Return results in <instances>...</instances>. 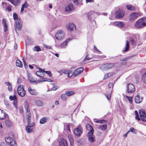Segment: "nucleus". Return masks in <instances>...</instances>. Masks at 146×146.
Wrapping results in <instances>:
<instances>
[{"mask_svg": "<svg viewBox=\"0 0 146 146\" xmlns=\"http://www.w3.org/2000/svg\"><path fill=\"white\" fill-rule=\"evenodd\" d=\"M60 146H68L67 141L64 139H62L59 142Z\"/></svg>", "mask_w": 146, "mask_h": 146, "instance_id": "nucleus-22", "label": "nucleus"}, {"mask_svg": "<svg viewBox=\"0 0 146 146\" xmlns=\"http://www.w3.org/2000/svg\"><path fill=\"white\" fill-rule=\"evenodd\" d=\"M83 131V129L80 126H78L77 128L74 130V134L77 136H80L82 134Z\"/></svg>", "mask_w": 146, "mask_h": 146, "instance_id": "nucleus-10", "label": "nucleus"}, {"mask_svg": "<svg viewBox=\"0 0 146 146\" xmlns=\"http://www.w3.org/2000/svg\"><path fill=\"white\" fill-rule=\"evenodd\" d=\"M1 146H6V144L3 142H1L0 144Z\"/></svg>", "mask_w": 146, "mask_h": 146, "instance_id": "nucleus-59", "label": "nucleus"}, {"mask_svg": "<svg viewBox=\"0 0 146 146\" xmlns=\"http://www.w3.org/2000/svg\"><path fill=\"white\" fill-rule=\"evenodd\" d=\"M47 120V118L45 117H44L40 119L39 122L40 124H43L46 122Z\"/></svg>", "mask_w": 146, "mask_h": 146, "instance_id": "nucleus-34", "label": "nucleus"}, {"mask_svg": "<svg viewBox=\"0 0 146 146\" xmlns=\"http://www.w3.org/2000/svg\"><path fill=\"white\" fill-rule=\"evenodd\" d=\"M29 80L30 83H35L36 82V81L31 77L29 78Z\"/></svg>", "mask_w": 146, "mask_h": 146, "instance_id": "nucleus-44", "label": "nucleus"}, {"mask_svg": "<svg viewBox=\"0 0 146 146\" xmlns=\"http://www.w3.org/2000/svg\"><path fill=\"white\" fill-rule=\"evenodd\" d=\"M130 42H131L132 45H135L136 44V42L135 40L132 37H130L129 38Z\"/></svg>", "mask_w": 146, "mask_h": 146, "instance_id": "nucleus-41", "label": "nucleus"}, {"mask_svg": "<svg viewBox=\"0 0 146 146\" xmlns=\"http://www.w3.org/2000/svg\"><path fill=\"white\" fill-rule=\"evenodd\" d=\"M140 16V14L138 13H131L129 15V20L132 21L136 19Z\"/></svg>", "mask_w": 146, "mask_h": 146, "instance_id": "nucleus-9", "label": "nucleus"}, {"mask_svg": "<svg viewBox=\"0 0 146 146\" xmlns=\"http://www.w3.org/2000/svg\"><path fill=\"white\" fill-rule=\"evenodd\" d=\"M130 132V131H128L127 132L125 133V134L123 136L124 137H126L127 136L128 134Z\"/></svg>", "mask_w": 146, "mask_h": 146, "instance_id": "nucleus-60", "label": "nucleus"}, {"mask_svg": "<svg viewBox=\"0 0 146 146\" xmlns=\"http://www.w3.org/2000/svg\"><path fill=\"white\" fill-rule=\"evenodd\" d=\"M129 42L127 40L126 41V46L125 49L123 50V51L124 52L127 51L129 50Z\"/></svg>", "mask_w": 146, "mask_h": 146, "instance_id": "nucleus-31", "label": "nucleus"}, {"mask_svg": "<svg viewBox=\"0 0 146 146\" xmlns=\"http://www.w3.org/2000/svg\"><path fill=\"white\" fill-rule=\"evenodd\" d=\"M29 6V5L28 4L27 2L25 1V3L22 5L21 10V12H22L24 11V9L25 8H27Z\"/></svg>", "mask_w": 146, "mask_h": 146, "instance_id": "nucleus-26", "label": "nucleus"}, {"mask_svg": "<svg viewBox=\"0 0 146 146\" xmlns=\"http://www.w3.org/2000/svg\"><path fill=\"white\" fill-rule=\"evenodd\" d=\"M34 50L35 51H39L41 50V49L38 46H36L34 48Z\"/></svg>", "mask_w": 146, "mask_h": 146, "instance_id": "nucleus-49", "label": "nucleus"}, {"mask_svg": "<svg viewBox=\"0 0 146 146\" xmlns=\"http://www.w3.org/2000/svg\"><path fill=\"white\" fill-rule=\"evenodd\" d=\"M5 140L7 143L9 144L11 146H17V143L15 140L13 138L6 137Z\"/></svg>", "mask_w": 146, "mask_h": 146, "instance_id": "nucleus-5", "label": "nucleus"}, {"mask_svg": "<svg viewBox=\"0 0 146 146\" xmlns=\"http://www.w3.org/2000/svg\"><path fill=\"white\" fill-rule=\"evenodd\" d=\"M5 84L6 85L8 86L11 85V84L8 82H5Z\"/></svg>", "mask_w": 146, "mask_h": 146, "instance_id": "nucleus-63", "label": "nucleus"}, {"mask_svg": "<svg viewBox=\"0 0 146 146\" xmlns=\"http://www.w3.org/2000/svg\"><path fill=\"white\" fill-rule=\"evenodd\" d=\"M139 116H139V114L137 111H135V113L136 115L135 118L138 121L141 120L143 121L146 122V113L143 109H141L139 111Z\"/></svg>", "mask_w": 146, "mask_h": 146, "instance_id": "nucleus-1", "label": "nucleus"}, {"mask_svg": "<svg viewBox=\"0 0 146 146\" xmlns=\"http://www.w3.org/2000/svg\"><path fill=\"white\" fill-rule=\"evenodd\" d=\"M61 72L63 73L67 74V76L68 77L70 78L73 75L72 71H70L67 69H63L61 70Z\"/></svg>", "mask_w": 146, "mask_h": 146, "instance_id": "nucleus-16", "label": "nucleus"}, {"mask_svg": "<svg viewBox=\"0 0 146 146\" xmlns=\"http://www.w3.org/2000/svg\"><path fill=\"white\" fill-rule=\"evenodd\" d=\"M21 0H13L11 3L14 5H16L19 4Z\"/></svg>", "mask_w": 146, "mask_h": 146, "instance_id": "nucleus-36", "label": "nucleus"}, {"mask_svg": "<svg viewBox=\"0 0 146 146\" xmlns=\"http://www.w3.org/2000/svg\"><path fill=\"white\" fill-rule=\"evenodd\" d=\"M19 112L20 113H22L23 112V109L22 108H19Z\"/></svg>", "mask_w": 146, "mask_h": 146, "instance_id": "nucleus-64", "label": "nucleus"}, {"mask_svg": "<svg viewBox=\"0 0 146 146\" xmlns=\"http://www.w3.org/2000/svg\"><path fill=\"white\" fill-rule=\"evenodd\" d=\"M125 12L124 11L119 9L115 13V17L118 19H120L122 18L124 16Z\"/></svg>", "mask_w": 146, "mask_h": 146, "instance_id": "nucleus-8", "label": "nucleus"}, {"mask_svg": "<svg viewBox=\"0 0 146 146\" xmlns=\"http://www.w3.org/2000/svg\"><path fill=\"white\" fill-rule=\"evenodd\" d=\"M2 25L3 27L4 31H7L8 30V25L7 24L6 19H3L2 20Z\"/></svg>", "mask_w": 146, "mask_h": 146, "instance_id": "nucleus-23", "label": "nucleus"}, {"mask_svg": "<svg viewBox=\"0 0 146 146\" xmlns=\"http://www.w3.org/2000/svg\"><path fill=\"white\" fill-rule=\"evenodd\" d=\"M90 59V58H89L88 56H87L84 60V62L86 60H89Z\"/></svg>", "mask_w": 146, "mask_h": 146, "instance_id": "nucleus-58", "label": "nucleus"}, {"mask_svg": "<svg viewBox=\"0 0 146 146\" xmlns=\"http://www.w3.org/2000/svg\"><path fill=\"white\" fill-rule=\"evenodd\" d=\"M113 86V84L112 82H110L108 84V87L109 88L110 90L109 91H110L111 90V92L112 90Z\"/></svg>", "mask_w": 146, "mask_h": 146, "instance_id": "nucleus-43", "label": "nucleus"}, {"mask_svg": "<svg viewBox=\"0 0 146 146\" xmlns=\"http://www.w3.org/2000/svg\"><path fill=\"white\" fill-rule=\"evenodd\" d=\"M16 25H15V30L16 31L17 30L19 31L21 29L22 24L20 19L18 21H16Z\"/></svg>", "mask_w": 146, "mask_h": 146, "instance_id": "nucleus-12", "label": "nucleus"}, {"mask_svg": "<svg viewBox=\"0 0 146 146\" xmlns=\"http://www.w3.org/2000/svg\"><path fill=\"white\" fill-rule=\"evenodd\" d=\"M115 66V64L114 63H107L104 64V67L106 69L109 70L113 68Z\"/></svg>", "mask_w": 146, "mask_h": 146, "instance_id": "nucleus-14", "label": "nucleus"}, {"mask_svg": "<svg viewBox=\"0 0 146 146\" xmlns=\"http://www.w3.org/2000/svg\"><path fill=\"white\" fill-rule=\"evenodd\" d=\"M36 105L39 106H41L43 105V102L40 101H38L36 102Z\"/></svg>", "mask_w": 146, "mask_h": 146, "instance_id": "nucleus-46", "label": "nucleus"}, {"mask_svg": "<svg viewBox=\"0 0 146 146\" xmlns=\"http://www.w3.org/2000/svg\"><path fill=\"white\" fill-rule=\"evenodd\" d=\"M71 40L70 38H67L66 40L62 43L60 46V47L62 48H65L67 46V43L68 42Z\"/></svg>", "mask_w": 146, "mask_h": 146, "instance_id": "nucleus-24", "label": "nucleus"}, {"mask_svg": "<svg viewBox=\"0 0 146 146\" xmlns=\"http://www.w3.org/2000/svg\"><path fill=\"white\" fill-rule=\"evenodd\" d=\"M86 3L94 2V0H86Z\"/></svg>", "mask_w": 146, "mask_h": 146, "instance_id": "nucleus-62", "label": "nucleus"}, {"mask_svg": "<svg viewBox=\"0 0 146 146\" xmlns=\"http://www.w3.org/2000/svg\"><path fill=\"white\" fill-rule=\"evenodd\" d=\"M17 93L20 96L23 97L26 94V92L24 90L23 86L21 85H19L17 88Z\"/></svg>", "mask_w": 146, "mask_h": 146, "instance_id": "nucleus-4", "label": "nucleus"}, {"mask_svg": "<svg viewBox=\"0 0 146 146\" xmlns=\"http://www.w3.org/2000/svg\"><path fill=\"white\" fill-rule=\"evenodd\" d=\"M125 97L127 98L129 103L131 104H132L133 103V97L129 96L127 95H125Z\"/></svg>", "mask_w": 146, "mask_h": 146, "instance_id": "nucleus-40", "label": "nucleus"}, {"mask_svg": "<svg viewBox=\"0 0 146 146\" xmlns=\"http://www.w3.org/2000/svg\"><path fill=\"white\" fill-rule=\"evenodd\" d=\"M6 125L7 127H10L11 125V123L9 121H7L6 123Z\"/></svg>", "mask_w": 146, "mask_h": 146, "instance_id": "nucleus-54", "label": "nucleus"}, {"mask_svg": "<svg viewBox=\"0 0 146 146\" xmlns=\"http://www.w3.org/2000/svg\"><path fill=\"white\" fill-rule=\"evenodd\" d=\"M12 6L11 5H10V6H8L6 8V10H7L9 12H11L12 11V9L11 8Z\"/></svg>", "mask_w": 146, "mask_h": 146, "instance_id": "nucleus-50", "label": "nucleus"}, {"mask_svg": "<svg viewBox=\"0 0 146 146\" xmlns=\"http://www.w3.org/2000/svg\"><path fill=\"white\" fill-rule=\"evenodd\" d=\"M24 106L25 108V109L26 110L27 112L26 113V114L27 116V117H28V115L29 114H30V116H31V114L30 113V109H29V103L27 101H25V102L24 103Z\"/></svg>", "mask_w": 146, "mask_h": 146, "instance_id": "nucleus-17", "label": "nucleus"}, {"mask_svg": "<svg viewBox=\"0 0 146 146\" xmlns=\"http://www.w3.org/2000/svg\"><path fill=\"white\" fill-rule=\"evenodd\" d=\"M44 73H45L47 74L49 76H52V74L49 71H44Z\"/></svg>", "mask_w": 146, "mask_h": 146, "instance_id": "nucleus-52", "label": "nucleus"}, {"mask_svg": "<svg viewBox=\"0 0 146 146\" xmlns=\"http://www.w3.org/2000/svg\"><path fill=\"white\" fill-rule=\"evenodd\" d=\"M7 115L4 111L0 109V119H5Z\"/></svg>", "mask_w": 146, "mask_h": 146, "instance_id": "nucleus-25", "label": "nucleus"}, {"mask_svg": "<svg viewBox=\"0 0 146 146\" xmlns=\"http://www.w3.org/2000/svg\"><path fill=\"white\" fill-rule=\"evenodd\" d=\"M66 95L68 96H70L74 94V92L72 91H66L65 92Z\"/></svg>", "mask_w": 146, "mask_h": 146, "instance_id": "nucleus-38", "label": "nucleus"}, {"mask_svg": "<svg viewBox=\"0 0 146 146\" xmlns=\"http://www.w3.org/2000/svg\"><path fill=\"white\" fill-rule=\"evenodd\" d=\"M67 27L68 30V31H71L73 30L74 29L76 28V27L75 25L72 23H69L67 25Z\"/></svg>", "mask_w": 146, "mask_h": 146, "instance_id": "nucleus-18", "label": "nucleus"}, {"mask_svg": "<svg viewBox=\"0 0 146 146\" xmlns=\"http://www.w3.org/2000/svg\"><path fill=\"white\" fill-rule=\"evenodd\" d=\"M68 139L70 142V145H73L74 144L73 137L71 135H69L68 136Z\"/></svg>", "mask_w": 146, "mask_h": 146, "instance_id": "nucleus-30", "label": "nucleus"}, {"mask_svg": "<svg viewBox=\"0 0 146 146\" xmlns=\"http://www.w3.org/2000/svg\"><path fill=\"white\" fill-rule=\"evenodd\" d=\"M74 9V5L73 4H68L65 8L66 11L69 12L72 11Z\"/></svg>", "mask_w": 146, "mask_h": 146, "instance_id": "nucleus-15", "label": "nucleus"}, {"mask_svg": "<svg viewBox=\"0 0 146 146\" xmlns=\"http://www.w3.org/2000/svg\"><path fill=\"white\" fill-rule=\"evenodd\" d=\"M8 90L9 91H12V87L11 84L10 86H8Z\"/></svg>", "mask_w": 146, "mask_h": 146, "instance_id": "nucleus-57", "label": "nucleus"}, {"mask_svg": "<svg viewBox=\"0 0 146 146\" xmlns=\"http://www.w3.org/2000/svg\"><path fill=\"white\" fill-rule=\"evenodd\" d=\"M128 59V58L126 57L124 58L121 59H120V61H124L126 62L127 60Z\"/></svg>", "mask_w": 146, "mask_h": 146, "instance_id": "nucleus-53", "label": "nucleus"}, {"mask_svg": "<svg viewBox=\"0 0 146 146\" xmlns=\"http://www.w3.org/2000/svg\"><path fill=\"white\" fill-rule=\"evenodd\" d=\"M36 75L38 77H43L44 76V72H42L37 71L36 72Z\"/></svg>", "mask_w": 146, "mask_h": 146, "instance_id": "nucleus-35", "label": "nucleus"}, {"mask_svg": "<svg viewBox=\"0 0 146 146\" xmlns=\"http://www.w3.org/2000/svg\"><path fill=\"white\" fill-rule=\"evenodd\" d=\"M146 26V17H143L138 20L135 24V27L137 29L142 28Z\"/></svg>", "mask_w": 146, "mask_h": 146, "instance_id": "nucleus-2", "label": "nucleus"}, {"mask_svg": "<svg viewBox=\"0 0 146 146\" xmlns=\"http://www.w3.org/2000/svg\"><path fill=\"white\" fill-rule=\"evenodd\" d=\"M13 18L14 20L18 21L19 19H18V15L16 13H14L13 14Z\"/></svg>", "mask_w": 146, "mask_h": 146, "instance_id": "nucleus-47", "label": "nucleus"}, {"mask_svg": "<svg viewBox=\"0 0 146 146\" xmlns=\"http://www.w3.org/2000/svg\"><path fill=\"white\" fill-rule=\"evenodd\" d=\"M94 13L93 11H90L87 14V17L89 19L93 17L94 16Z\"/></svg>", "mask_w": 146, "mask_h": 146, "instance_id": "nucleus-29", "label": "nucleus"}, {"mask_svg": "<svg viewBox=\"0 0 146 146\" xmlns=\"http://www.w3.org/2000/svg\"><path fill=\"white\" fill-rule=\"evenodd\" d=\"M107 127V125L106 124H103L102 125H101L99 127V129L102 131H104L106 130Z\"/></svg>", "mask_w": 146, "mask_h": 146, "instance_id": "nucleus-32", "label": "nucleus"}, {"mask_svg": "<svg viewBox=\"0 0 146 146\" xmlns=\"http://www.w3.org/2000/svg\"><path fill=\"white\" fill-rule=\"evenodd\" d=\"M23 62L24 64V65L25 67H26V66L27 67V65L26 63L25 62V60L24 58H23Z\"/></svg>", "mask_w": 146, "mask_h": 146, "instance_id": "nucleus-61", "label": "nucleus"}, {"mask_svg": "<svg viewBox=\"0 0 146 146\" xmlns=\"http://www.w3.org/2000/svg\"><path fill=\"white\" fill-rule=\"evenodd\" d=\"M72 1L75 4L78 5L81 3L82 0H72Z\"/></svg>", "mask_w": 146, "mask_h": 146, "instance_id": "nucleus-45", "label": "nucleus"}, {"mask_svg": "<svg viewBox=\"0 0 146 146\" xmlns=\"http://www.w3.org/2000/svg\"><path fill=\"white\" fill-rule=\"evenodd\" d=\"M126 8L127 10L132 11L135 10V7L131 5H127L126 6Z\"/></svg>", "mask_w": 146, "mask_h": 146, "instance_id": "nucleus-27", "label": "nucleus"}, {"mask_svg": "<svg viewBox=\"0 0 146 146\" xmlns=\"http://www.w3.org/2000/svg\"><path fill=\"white\" fill-rule=\"evenodd\" d=\"M143 99L142 97H140V96L139 95H137L135 97V101L137 104H139L141 103Z\"/></svg>", "mask_w": 146, "mask_h": 146, "instance_id": "nucleus-20", "label": "nucleus"}, {"mask_svg": "<svg viewBox=\"0 0 146 146\" xmlns=\"http://www.w3.org/2000/svg\"><path fill=\"white\" fill-rule=\"evenodd\" d=\"M128 131H130V132L131 131L134 133H136L135 132L136 131L135 129L133 127L130 128V129Z\"/></svg>", "mask_w": 146, "mask_h": 146, "instance_id": "nucleus-51", "label": "nucleus"}, {"mask_svg": "<svg viewBox=\"0 0 146 146\" xmlns=\"http://www.w3.org/2000/svg\"><path fill=\"white\" fill-rule=\"evenodd\" d=\"M70 125L69 124H68L66 125V129L67 131L70 132Z\"/></svg>", "mask_w": 146, "mask_h": 146, "instance_id": "nucleus-55", "label": "nucleus"}, {"mask_svg": "<svg viewBox=\"0 0 146 146\" xmlns=\"http://www.w3.org/2000/svg\"><path fill=\"white\" fill-rule=\"evenodd\" d=\"M107 121L105 120L102 119L99 120H97L96 122L97 123H102L107 122Z\"/></svg>", "mask_w": 146, "mask_h": 146, "instance_id": "nucleus-42", "label": "nucleus"}, {"mask_svg": "<svg viewBox=\"0 0 146 146\" xmlns=\"http://www.w3.org/2000/svg\"><path fill=\"white\" fill-rule=\"evenodd\" d=\"M28 116V117L27 118L28 125L26 127V130L28 133H31L33 131V128L32 127L35 124L34 122L32 123H31L30 114H29Z\"/></svg>", "mask_w": 146, "mask_h": 146, "instance_id": "nucleus-3", "label": "nucleus"}, {"mask_svg": "<svg viewBox=\"0 0 146 146\" xmlns=\"http://www.w3.org/2000/svg\"><path fill=\"white\" fill-rule=\"evenodd\" d=\"M28 91L29 93L31 95H36L38 94V93L35 90L32 89L30 87L28 88Z\"/></svg>", "mask_w": 146, "mask_h": 146, "instance_id": "nucleus-21", "label": "nucleus"}, {"mask_svg": "<svg viewBox=\"0 0 146 146\" xmlns=\"http://www.w3.org/2000/svg\"><path fill=\"white\" fill-rule=\"evenodd\" d=\"M84 70V68L83 67H80L77 68L73 72H72L73 75L74 76H76L81 73Z\"/></svg>", "mask_w": 146, "mask_h": 146, "instance_id": "nucleus-13", "label": "nucleus"}, {"mask_svg": "<svg viewBox=\"0 0 146 146\" xmlns=\"http://www.w3.org/2000/svg\"><path fill=\"white\" fill-rule=\"evenodd\" d=\"M94 133H88L87 135L88 140L91 143H93L95 141V137L93 135Z\"/></svg>", "mask_w": 146, "mask_h": 146, "instance_id": "nucleus-11", "label": "nucleus"}, {"mask_svg": "<svg viewBox=\"0 0 146 146\" xmlns=\"http://www.w3.org/2000/svg\"><path fill=\"white\" fill-rule=\"evenodd\" d=\"M86 129L89 131L88 133H94V129L90 124L87 123L86 124Z\"/></svg>", "mask_w": 146, "mask_h": 146, "instance_id": "nucleus-19", "label": "nucleus"}, {"mask_svg": "<svg viewBox=\"0 0 146 146\" xmlns=\"http://www.w3.org/2000/svg\"><path fill=\"white\" fill-rule=\"evenodd\" d=\"M115 23L117 26L120 28L123 27L125 25L124 23L122 22H116Z\"/></svg>", "mask_w": 146, "mask_h": 146, "instance_id": "nucleus-28", "label": "nucleus"}, {"mask_svg": "<svg viewBox=\"0 0 146 146\" xmlns=\"http://www.w3.org/2000/svg\"><path fill=\"white\" fill-rule=\"evenodd\" d=\"M135 90L134 86L131 83L128 84L127 85L126 91L128 93H130L134 92Z\"/></svg>", "mask_w": 146, "mask_h": 146, "instance_id": "nucleus-7", "label": "nucleus"}, {"mask_svg": "<svg viewBox=\"0 0 146 146\" xmlns=\"http://www.w3.org/2000/svg\"><path fill=\"white\" fill-rule=\"evenodd\" d=\"M9 98L11 100H17V98L15 95H14L13 96H10Z\"/></svg>", "mask_w": 146, "mask_h": 146, "instance_id": "nucleus-48", "label": "nucleus"}, {"mask_svg": "<svg viewBox=\"0 0 146 146\" xmlns=\"http://www.w3.org/2000/svg\"><path fill=\"white\" fill-rule=\"evenodd\" d=\"M16 65L17 66L19 67H23V64L22 62L19 60H17L16 61Z\"/></svg>", "mask_w": 146, "mask_h": 146, "instance_id": "nucleus-33", "label": "nucleus"}, {"mask_svg": "<svg viewBox=\"0 0 146 146\" xmlns=\"http://www.w3.org/2000/svg\"><path fill=\"white\" fill-rule=\"evenodd\" d=\"M142 81L146 84V72L143 74L142 76Z\"/></svg>", "mask_w": 146, "mask_h": 146, "instance_id": "nucleus-37", "label": "nucleus"}, {"mask_svg": "<svg viewBox=\"0 0 146 146\" xmlns=\"http://www.w3.org/2000/svg\"><path fill=\"white\" fill-rule=\"evenodd\" d=\"M111 90L110 91H109V93L108 94L106 93L105 94L108 100H110L111 99Z\"/></svg>", "mask_w": 146, "mask_h": 146, "instance_id": "nucleus-39", "label": "nucleus"}, {"mask_svg": "<svg viewBox=\"0 0 146 146\" xmlns=\"http://www.w3.org/2000/svg\"><path fill=\"white\" fill-rule=\"evenodd\" d=\"M64 35V33L63 31L59 30L56 33L55 37L57 40H60L63 38Z\"/></svg>", "mask_w": 146, "mask_h": 146, "instance_id": "nucleus-6", "label": "nucleus"}, {"mask_svg": "<svg viewBox=\"0 0 146 146\" xmlns=\"http://www.w3.org/2000/svg\"><path fill=\"white\" fill-rule=\"evenodd\" d=\"M61 98L63 100H65L66 99V96L65 94H62L61 96Z\"/></svg>", "mask_w": 146, "mask_h": 146, "instance_id": "nucleus-56", "label": "nucleus"}]
</instances>
